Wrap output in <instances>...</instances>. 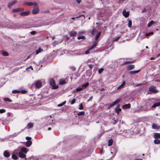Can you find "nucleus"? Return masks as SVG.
<instances>
[{
	"instance_id": "obj_1",
	"label": "nucleus",
	"mask_w": 160,
	"mask_h": 160,
	"mask_svg": "<svg viewBox=\"0 0 160 160\" xmlns=\"http://www.w3.org/2000/svg\"><path fill=\"white\" fill-rule=\"evenodd\" d=\"M91 34L92 35V37H93L94 35H95V39L97 40L99 38L101 32H99L95 29H93L91 32Z\"/></svg>"
},
{
	"instance_id": "obj_2",
	"label": "nucleus",
	"mask_w": 160,
	"mask_h": 160,
	"mask_svg": "<svg viewBox=\"0 0 160 160\" xmlns=\"http://www.w3.org/2000/svg\"><path fill=\"white\" fill-rule=\"evenodd\" d=\"M149 92L148 94L151 93H156L158 92V91L156 89L155 87L153 86H151L149 87Z\"/></svg>"
},
{
	"instance_id": "obj_3",
	"label": "nucleus",
	"mask_w": 160,
	"mask_h": 160,
	"mask_svg": "<svg viewBox=\"0 0 160 160\" xmlns=\"http://www.w3.org/2000/svg\"><path fill=\"white\" fill-rule=\"evenodd\" d=\"M49 83L50 85L52 87V88L53 89H56L58 88V86H56L55 82L54 80L52 79H51L49 81Z\"/></svg>"
},
{
	"instance_id": "obj_4",
	"label": "nucleus",
	"mask_w": 160,
	"mask_h": 160,
	"mask_svg": "<svg viewBox=\"0 0 160 160\" xmlns=\"http://www.w3.org/2000/svg\"><path fill=\"white\" fill-rule=\"evenodd\" d=\"M35 83L36 88H41L42 85V82L39 80L36 81L35 82Z\"/></svg>"
},
{
	"instance_id": "obj_5",
	"label": "nucleus",
	"mask_w": 160,
	"mask_h": 160,
	"mask_svg": "<svg viewBox=\"0 0 160 160\" xmlns=\"http://www.w3.org/2000/svg\"><path fill=\"white\" fill-rule=\"evenodd\" d=\"M39 10L38 4L34 6V8L32 10V13L33 14H36L39 12Z\"/></svg>"
},
{
	"instance_id": "obj_6",
	"label": "nucleus",
	"mask_w": 160,
	"mask_h": 160,
	"mask_svg": "<svg viewBox=\"0 0 160 160\" xmlns=\"http://www.w3.org/2000/svg\"><path fill=\"white\" fill-rule=\"evenodd\" d=\"M152 128L154 129H160V126L157 124L154 123L152 125Z\"/></svg>"
},
{
	"instance_id": "obj_7",
	"label": "nucleus",
	"mask_w": 160,
	"mask_h": 160,
	"mask_svg": "<svg viewBox=\"0 0 160 160\" xmlns=\"http://www.w3.org/2000/svg\"><path fill=\"white\" fill-rule=\"evenodd\" d=\"M24 10V8H18L15 9H13L12 10V12H18L21 11H23Z\"/></svg>"
},
{
	"instance_id": "obj_8",
	"label": "nucleus",
	"mask_w": 160,
	"mask_h": 160,
	"mask_svg": "<svg viewBox=\"0 0 160 160\" xmlns=\"http://www.w3.org/2000/svg\"><path fill=\"white\" fill-rule=\"evenodd\" d=\"M25 4L26 5L30 6H35V5H37V3L35 2H27L25 3Z\"/></svg>"
},
{
	"instance_id": "obj_9",
	"label": "nucleus",
	"mask_w": 160,
	"mask_h": 160,
	"mask_svg": "<svg viewBox=\"0 0 160 160\" xmlns=\"http://www.w3.org/2000/svg\"><path fill=\"white\" fill-rule=\"evenodd\" d=\"M30 13V12L28 11L26 12H22L20 13V14L21 16H24L28 15Z\"/></svg>"
},
{
	"instance_id": "obj_10",
	"label": "nucleus",
	"mask_w": 160,
	"mask_h": 160,
	"mask_svg": "<svg viewBox=\"0 0 160 160\" xmlns=\"http://www.w3.org/2000/svg\"><path fill=\"white\" fill-rule=\"evenodd\" d=\"M19 152V154L18 156L20 158H25V159H27L26 158H25L26 155L22 153L21 152V151H20V152Z\"/></svg>"
},
{
	"instance_id": "obj_11",
	"label": "nucleus",
	"mask_w": 160,
	"mask_h": 160,
	"mask_svg": "<svg viewBox=\"0 0 160 160\" xmlns=\"http://www.w3.org/2000/svg\"><path fill=\"white\" fill-rule=\"evenodd\" d=\"M140 71V70H139L136 71H132L129 72V74L131 75H132L134 74H135L138 73Z\"/></svg>"
},
{
	"instance_id": "obj_12",
	"label": "nucleus",
	"mask_w": 160,
	"mask_h": 160,
	"mask_svg": "<svg viewBox=\"0 0 160 160\" xmlns=\"http://www.w3.org/2000/svg\"><path fill=\"white\" fill-rule=\"evenodd\" d=\"M17 2V1H13L11 2H9L8 4V7L9 8H10L13 5L16 4Z\"/></svg>"
},
{
	"instance_id": "obj_13",
	"label": "nucleus",
	"mask_w": 160,
	"mask_h": 160,
	"mask_svg": "<svg viewBox=\"0 0 160 160\" xmlns=\"http://www.w3.org/2000/svg\"><path fill=\"white\" fill-rule=\"evenodd\" d=\"M122 14L123 16L126 18L128 17L129 15V12H126L125 10H123L122 12Z\"/></svg>"
},
{
	"instance_id": "obj_14",
	"label": "nucleus",
	"mask_w": 160,
	"mask_h": 160,
	"mask_svg": "<svg viewBox=\"0 0 160 160\" xmlns=\"http://www.w3.org/2000/svg\"><path fill=\"white\" fill-rule=\"evenodd\" d=\"M135 68V66L134 65H129L127 67V69L128 70H130L134 69Z\"/></svg>"
},
{
	"instance_id": "obj_15",
	"label": "nucleus",
	"mask_w": 160,
	"mask_h": 160,
	"mask_svg": "<svg viewBox=\"0 0 160 160\" xmlns=\"http://www.w3.org/2000/svg\"><path fill=\"white\" fill-rule=\"evenodd\" d=\"M127 131H128V132H130V134H129V135H124L126 137H130L132 135H133L134 133V132L133 131H132L131 130H127Z\"/></svg>"
},
{
	"instance_id": "obj_16",
	"label": "nucleus",
	"mask_w": 160,
	"mask_h": 160,
	"mask_svg": "<svg viewBox=\"0 0 160 160\" xmlns=\"http://www.w3.org/2000/svg\"><path fill=\"white\" fill-rule=\"evenodd\" d=\"M130 104L128 103L123 105L122 107V108L124 109H127L129 108H130Z\"/></svg>"
},
{
	"instance_id": "obj_17",
	"label": "nucleus",
	"mask_w": 160,
	"mask_h": 160,
	"mask_svg": "<svg viewBox=\"0 0 160 160\" xmlns=\"http://www.w3.org/2000/svg\"><path fill=\"white\" fill-rule=\"evenodd\" d=\"M28 151V149L25 148H22L21 149V150L20 151H21L22 153H26Z\"/></svg>"
},
{
	"instance_id": "obj_18",
	"label": "nucleus",
	"mask_w": 160,
	"mask_h": 160,
	"mask_svg": "<svg viewBox=\"0 0 160 160\" xmlns=\"http://www.w3.org/2000/svg\"><path fill=\"white\" fill-rule=\"evenodd\" d=\"M119 102V100L118 99L116 100V101H115L113 102H112V104H111L110 105V107H113V106L115 105L116 104H118Z\"/></svg>"
},
{
	"instance_id": "obj_19",
	"label": "nucleus",
	"mask_w": 160,
	"mask_h": 160,
	"mask_svg": "<svg viewBox=\"0 0 160 160\" xmlns=\"http://www.w3.org/2000/svg\"><path fill=\"white\" fill-rule=\"evenodd\" d=\"M126 84V82L125 81H123L122 84L120 85L119 87H118L117 89H121L122 88H123L124 87V86H125V84Z\"/></svg>"
},
{
	"instance_id": "obj_20",
	"label": "nucleus",
	"mask_w": 160,
	"mask_h": 160,
	"mask_svg": "<svg viewBox=\"0 0 160 160\" xmlns=\"http://www.w3.org/2000/svg\"><path fill=\"white\" fill-rule=\"evenodd\" d=\"M10 153L7 151H5L4 152L3 155L6 158L9 157L10 156Z\"/></svg>"
},
{
	"instance_id": "obj_21",
	"label": "nucleus",
	"mask_w": 160,
	"mask_h": 160,
	"mask_svg": "<svg viewBox=\"0 0 160 160\" xmlns=\"http://www.w3.org/2000/svg\"><path fill=\"white\" fill-rule=\"evenodd\" d=\"M154 137L155 138H160V133H155L154 134Z\"/></svg>"
},
{
	"instance_id": "obj_22",
	"label": "nucleus",
	"mask_w": 160,
	"mask_h": 160,
	"mask_svg": "<svg viewBox=\"0 0 160 160\" xmlns=\"http://www.w3.org/2000/svg\"><path fill=\"white\" fill-rule=\"evenodd\" d=\"M160 106V102L155 103L152 106V108H155L156 107Z\"/></svg>"
},
{
	"instance_id": "obj_23",
	"label": "nucleus",
	"mask_w": 160,
	"mask_h": 160,
	"mask_svg": "<svg viewBox=\"0 0 160 160\" xmlns=\"http://www.w3.org/2000/svg\"><path fill=\"white\" fill-rule=\"evenodd\" d=\"M32 144V142L31 141H28L26 142V145L27 147L30 146Z\"/></svg>"
},
{
	"instance_id": "obj_24",
	"label": "nucleus",
	"mask_w": 160,
	"mask_h": 160,
	"mask_svg": "<svg viewBox=\"0 0 160 160\" xmlns=\"http://www.w3.org/2000/svg\"><path fill=\"white\" fill-rule=\"evenodd\" d=\"M66 83L65 80L63 79H61L60 80L59 82V84L60 85H63Z\"/></svg>"
},
{
	"instance_id": "obj_25",
	"label": "nucleus",
	"mask_w": 160,
	"mask_h": 160,
	"mask_svg": "<svg viewBox=\"0 0 160 160\" xmlns=\"http://www.w3.org/2000/svg\"><path fill=\"white\" fill-rule=\"evenodd\" d=\"M83 89V86H80L76 89V91L77 92L80 91H81Z\"/></svg>"
},
{
	"instance_id": "obj_26",
	"label": "nucleus",
	"mask_w": 160,
	"mask_h": 160,
	"mask_svg": "<svg viewBox=\"0 0 160 160\" xmlns=\"http://www.w3.org/2000/svg\"><path fill=\"white\" fill-rule=\"evenodd\" d=\"M77 32L74 31H72L70 32V34L71 36H76Z\"/></svg>"
},
{
	"instance_id": "obj_27",
	"label": "nucleus",
	"mask_w": 160,
	"mask_h": 160,
	"mask_svg": "<svg viewBox=\"0 0 160 160\" xmlns=\"http://www.w3.org/2000/svg\"><path fill=\"white\" fill-rule=\"evenodd\" d=\"M43 51V50L41 48H39L38 50H37L36 51V54H38Z\"/></svg>"
},
{
	"instance_id": "obj_28",
	"label": "nucleus",
	"mask_w": 160,
	"mask_h": 160,
	"mask_svg": "<svg viewBox=\"0 0 160 160\" xmlns=\"http://www.w3.org/2000/svg\"><path fill=\"white\" fill-rule=\"evenodd\" d=\"M113 140L112 139H109L108 141V146H111L113 143Z\"/></svg>"
},
{
	"instance_id": "obj_29",
	"label": "nucleus",
	"mask_w": 160,
	"mask_h": 160,
	"mask_svg": "<svg viewBox=\"0 0 160 160\" xmlns=\"http://www.w3.org/2000/svg\"><path fill=\"white\" fill-rule=\"evenodd\" d=\"M2 54L3 56H8V53L5 51H2Z\"/></svg>"
},
{
	"instance_id": "obj_30",
	"label": "nucleus",
	"mask_w": 160,
	"mask_h": 160,
	"mask_svg": "<svg viewBox=\"0 0 160 160\" xmlns=\"http://www.w3.org/2000/svg\"><path fill=\"white\" fill-rule=\"evenodd\" d=\"M154 23H155V22L152 20L148 23V27H150Z\"/></svg>"
},
{
	"instance_id": "obj_31",
	"label": "nucleus",
	"mask_w": 160,
	"mask_h": 160,
	"mask_svg": "<svg viewBox=\"0 0 160 160\" xmlns=\"http://www.w3.org/2000/svg\"><path fill=\"white\" fill-rule=\"evenodd\" d=\"M97 42L96 41L94 42L93 45L90 48V49H92L96 47L97 45Z\"/></svg>"
},
{
	"instance_id": "obj_32",
	"label": "nucleus",
	"mask_w": 160,
	"mask_h": 160,
	"mask_svg": "<svg viewBox=\"0 0 160 160\" xmlns=\"http://www.w3.org/2000/svg\"><path fill=\"white\" fill-rule=\"evenodd\" d=\"M121 110V109L119 108V107H117L115 109V111L118 114L119 112V111Z\"/></svg>"
},
{
	"instance_id": "obj_33",
	"label": "nucleus",
	"mask_w": 160,
	"mask_h": 160,
	"mask_svg": "<svg viewBox=\"0 0 160 160\" xmlns=\"http://www.w3.org/2000/svg\"><path fill=\"white\" fill-rule=\"evenodd\" d=\"M20 91L17 90H14L12 91V93H19L20 92Z\"/></svg>"
},
{
	"instance_id": "obj_34",
	"label": "nucleus",
	"mask_w": 160,
	"mask_h": 160,
	"mask_svg": "<svg viewBox=\"0 0 160 160\" xmlns=\"http://www.w3.org/2000/svg\"><path fill=\"white\" fill-rule=\"evenodd\" d=\"M154 142L155 144H159L160 143V140L158 139H155Z\"/></svg>"
},
{
	"instance_id": "obj_35",
	"label": "nucleus",
	"mask_w": 160,
	"mask_h": 160,
	"mask_svg": "<svg viewBox=\"0 0 160 160\" xmlns=\"http://www.w3.org/2000/svg\"><path fill=\"white\" fill-rule=\"evenodd\" d=\"M15 154L13 153L12 155V158L15 159V160H17L18 158V157L15 155Z\"/></svg>"
},
{
	"instance_id": "obj_36",
	"label": "nucleus",
	"mask_w": 160,
	"mask_h": 160,
	"mask_svg": "<svg viewBox=\"0 0 160 160\" xmlns=\"http://www.w3.org/2000/svg\"><path fill=\"white\" fill-rule=\"evenodd\" d=\"M132 22L131 20H129L128 21V26L129 28H131L132 27Z\"/></svg>"
},
{
	"instance_id": "obj_37",
	"label": "nucleus",
	"mask_w": 160,
	"mask_h": 160,
	"mask_svg": "<svg viewBox=\"0 0 160 160\" xmlns=\"http://www.w3.org/2000/svg\"><path fill=\"white\" fill-rule=\"evenodd\" d=\"M66 103V101H63L62 103H61L59 104H58V105L57 106L58 107H61L64 104H65Z\"/></svg>"
},
{
	"instance_id": "obj_38",
	"label": "nucleus",
	"mask_w": 160,
	"mask_h": 160,
	"mask_svg": "<svg viewBox=\"0 0 160 160\" xmlns=\"http://www.w3.org/2000/svg\"><path fill=\"white\" fill-rule=\"evenodd\" d=\"M32 127H33L32 124L29 123L28 124L27 127H28V128H32Z\"/></svg>"
},
{
	"instance_id": "obj_39",
	"label": "nucleus",
	"mask_w": 160,
	"mask_h": 160,
	"mask_svg": "<svg viewBox=\"0 0 160 160\" xmlns=\"http://www.w3.org/2000/svg\"><path fill=\"white\" fill-rule=\"evenodd\" d=\"M19 152H20V151H19V149H17L15 150L14 152L13 153L15 154H18V155L19 154Z\"/></svg>"
},
{
	"instance_id": "obj_40",
	"label": "nucleus",
	"mask_w": 160,
	"mask_h": 160,
	"mask_svg": "<svg viewBox=\"0 0 160 160\" xmlns=\"http://www.w3.org/2000/svg\"><path fill=\"white\" fill-rule=\"evenodd\" d=\"M85 114V112L83 111H81L79 112L77 115L78 116L83 115Z\"/></svg>"
},
{
	"instance_id": "obj_41",
	"label": "nucleus",
	"mask_w": 160,
	"mask_h": 160,
	"mask_svg": "<svg viewBox=\"0 0 160 160\" xmlns=\"http://www.w3.org/2000/svg\"><path fill=\"white\" fill-rule=\"evenodd\" d=\"M78 109L80 110L83 109V108L82 103H81L79 104Z\"/></svg>"
},
{
	"instance_id": "obj_42",
	"label": "nucleus",
	"mask_w": 160,
	"mask_h": 160,
	"mask_svg": "<svg viewBox=\"0 0 160 160\" xmlns=\"http://www.w3.org/2000/svg\"><path fill=\"white\" fill-rule=\"evenodd\" d=\"M4 100L6 102H12V100L8 98H5L4 99Z\"/></svg>"
},
{
	"instance_id": "obj_43",
	"label": "nucleus",
	"mask_w": 160,
	"mask_h": 160,
	"mask_svg": "<svg viewBox=\"0 0 160 160\" xmlns=\"http://www.w3.org/2000/svg\"><path fill=\"white\" fill-rule=\"evenodd\" d=\"M89 83L88 82H86L85 84L81 85L82 86H83V88L84 87H86L88 86L89 85Z\"/></svg>"
},
{
	"instance_id": "obj_44",
	"label": "nucleus",
	"mask_w": 160,
	"mask_h": 160,
	"mask_svg": "<svg viewBox=\"0 0 160 160\" xmlns=\"http://www.w3.org/2000/svg\"><path fill=\"white\" fill-rule=\"evenodd\" d=\"M85 39V37L83 36H79L78 37V40H79L80 39Z\"/></svg>"
},
{
	"instance_id": "obj_45",
	"label": "nucleus",
	"mask_w": 160,
	"mask_h": 160,
	"mask_svg": "<svg viewBox=\"0 0 160 160\" xmlns=\"http://www.w3.org/2000/svg\"><path fill=\"white\" fill-rule=\"evenodd\" d=\"M153 32H150L146 34L145 36H148L150 35H152L153 34Z\"/></svg>"
},
{
	"instance_id": "obj_46",
	"label": "nucleus",
	"mask_w": 160,
	"mask_h": 160,
	"mask_svg": "<svg viewBox=\"0 0 160 160\" xmlns=\"http://www.w3.org/2000/svg\"><path fill=\"white\" fill-rule=\"evenodd\" d=\"M29 160H38V159H37V158L36 157H31L30 158Z\"/></svg>"
},
{
	"instance_id": "obj_47",
	"label": "nucleus",
	"mask_w": 160,
	"mask_h": 160,
	"mask_svg": "<svg viewBox=\"0 0 160 160\" xmlns=\"http://www.w3.org/2000/svg\"><path fill=\"white\" fill-rule=\"evenodd\" d=\"M75 101H76V99L75 98H74L73 99L71 102V104L72 105V104H74L75 103Z\"/></svg>"
},
{
	"instance_id": "obj_48",
	"label": "nucleus",
	"mask_w": 160,
	"mask_h": 160,
	"mask_svg": "<svg viewBox=\"0 0 160 160\" xmlns=\"http://www.w3.org/2000/svg\"><path fill=\"white\" fill-rule=\"evenodd\" d=\"M104 69L102 68H101L99 69L98 70V73L100 74H101L103 71Z\"/></svg>"
},
{
	"instance_id": "obj_49",
	"label": "nucleus",
	"mask_w": 160,
	"mask_h": 160,
	"mask_svg": "<svg viewBox=\"0 0 160 160\" xmlns=\"http://www.w3.org/2000/svg\"><path fill=\"white\" fill-rule=\"evenodd\" d=\"M91 50V49H90V48L88 50L86 51H85V54H88L90 52V51Z\"/></svg>"
},
{
	"instance_id": "obj_50",
	"label": "nucleus",
	"mask_w": 160,
	"mask_h": 160,
	"mask_svg": "<svg viewBox=\"0 0 160 160\" xmlns=\"http://www.w3.org/2000/svg\"><path fill=\"white\" fill-rule=\"evenodd\" d=\"M26 139L28 141H31V138L29 137H26Z\"/></svg>"
},
{
	"instance_id": "obj_51",
	"label": "nucleus",
	"mask_w": 160,
	"mask_h": 160,
	"mask_svg": "<svg viewBox=\"0 0 160 160\" xmlns=\"http://www.w3.org/2000/svg\"><path fill=\"white\" fill-rule=\"evenodd\" d=\"M5 112V110L3 109H0V113H2L4 112Z\"/></svg>"
},
{
	"instance_id": "obj_52",
	"label": "nucleus",
	"mask_w": 160,
	"mask_h": 160,
	"mask_svg": "<svg viewBox=\"0 0 160 160\" xmlns=\"http://www.w3.org/2000/svg\"><path fill=\"white\" fill-rule=\"evenodd\" d=\"M128 130H125L124 131V133H125L126 134H127V135H129L130 134V132H128V131H127Z\"/></svg>"
},
{
	"instance_id": "obj_53",
	"label": "nucleus",
	"mask_w": 160,
	"mask_h": 160,
	"mask_svg": "<svg viewBox=\"0 0 160 160\" xmlns=\"http://www.w3.org/2000/svg\"><path fill=\"white\" fill-rule=\"evenodd\" d=\"M20 92L22 94L25 93L27 92V91L25 90H22L20 91Z\"/></svg>"
},
{
	"instance_id": "obj_54",
	"label": "nucleus",
	"mask_w": 160,
	"mask_h": 160,
	"mask_svg": "<svg viewBox=\"0 0 160 160\" xmlns=\"http://www.w3.org/2000/svg\"><path fill=\"white\" fill-rule=\"evenodd\" d=\"M19 132H17V133H15L13 134L12 135L14 137H16L17 136L18 134L19 133Z\"/></svg>"
},
{
	"instance_id": "obj_55",
	"label": "nucleus",
	"mask_w": 160,
	"mask_h": 160,
	"mask_svg": "<svg viewBox=\"0 0 160 160\" xmlns=\"http://www.w3.org/2000/svg\"><path fill=\"white\" fill-rule=\"evenodd\" d=\"M93 65L92 64H88V66L91 69L92 68Z\"/></svg>"
},
{
	"instance_id": "obj_56",
	"label": "nucleus",
	"mask_w": 160,
	"mask_h": 160,
	"mask_svg": "<svg viewBox=\"0 0 160 160\" xmlns=\"http://www.w3.org/2000/svg\"><path fill=\"white\" fill-rule=\"evenodd\" d=\"M119 38V37L115 38H113V40L114 41H117Z\"/></svg>"
},
{
	"instance_id": "obj_57",
	"label": "nucleus",
	"mask_w": 160,
	"mask_h": 160,
	"mask_svg": "<svg viewBox=\"0 0 160 160\" xmlns=\"http://www.w3.org/2000/svg\"><path fill=\"white\" fill-rule=\"evenodd\" d=\"M147 109V107L146 106V105H145V108L143 109H142V110H146Z\"/></svg>"
},
{
	"instance_id": "obj_58",
	"label": "nucleus",
	"mask_w": 160,
	"mask_h": 160,
	"mask_svg": "<svg viewBox=\"0 0 160 160\" xmlns=\"http://www.w3.org/2000/svg\"><path fill=\"white\" fill-rule=\"evenodd\" d=\"M146 8H144L143 9V10L142 11V13L144 12H146Z\"/></svg>"
},
{
	"instance_id": "obj_59",
	"label": "nucleus",
	"mask_w": 160,
	"mask_h": 160,
	"mask_svg": "<svg viewBox=\"0 0 160 160\" xmlns=\"http://www.w3.org/2000/svg\"><path fill=\"white\" fill-rule=\"evenodd\" d=\"M93 98V97L92 96H91L89 98V99L88 100H87V101L88 102H89L90 100H91V99H92Z\"/></svg>"
},
{
	"instance_id": "obj_60",
	"label": "nucleus",
	"mask_w": 160,
	"mask_h": 160,
	"mask_svg": "<svg viewBox=\"0 0 160 160\" xmlns=\"http://www.w3.org/2000/svg\"><path fill=\"white\" fill-rule=\"evenodd\" d=\"M104 133V132L102 130L101 131V135H103Z\"/></svg>"
},
{
	"instance_id": "obj_61",
	"label": "nucleus",
	"mask_w": 160,
	"mask_h": 160,
	"mask_svg": "<svg viewBox=\"0 0 160 160\" xmlns=\"http://www.w3.org/2000/svg\"><path fill=\"white\" fill-rule=\"evenodd\" d=\"M36 32L35 31H32L31 32V34H34V33H35Z\"/></svg>"
},
{
	"instance_id": "obj_62",
	"label": "nucleus",
	"mask_w": 160,
	"mask_h": 160,
	"mask_svg": "<svg viewBox=\"0 0 160 160\" xmlns=\"http://www.w3.org/2000/svg\"><path fill=\"white\" fill-rule=\"evenodd\" d=\"M76 1L78 3H80L81 1V0H76Z\"/></svg>"
},
{
	"instance_id": "obj_63",
	"label": "nucleus",
	"mask_w": 160,
	"mask_h": 160,
	"mask_svg": "<svg viewBox=\"0 0 160 160\" xmlns=\"http://www.w3.org/2000/svg\"><path fill=\"white\" fill-rule=\"evenodd\" d=\"M130 62H126L124 63L127 64V63H130Z\"/></svg>"
},
{
	"instance_id": "obj_64",
	"label": "nucleus",
	"mask_w": 160,
	"mask_h": 160,
	"mask_svg": "<svg viewBox=\"0 0 160 160\" xmlns=\"http://www.w3.org/2000/svg\"><path fill=\"white\" fill-rule=\"evenodd\" d=\"M135 160H142V159H135Z\"/></svg>"
}]
</instances>
